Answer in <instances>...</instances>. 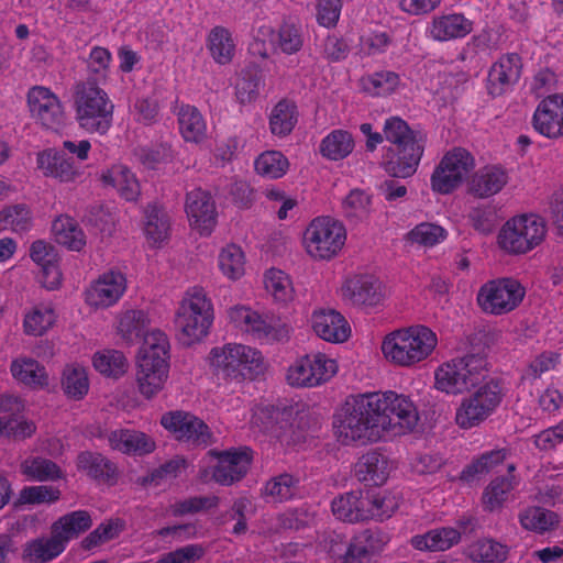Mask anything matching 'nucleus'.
Wrapping results in <instances>:
<instances>
[{"instance_id":"1","label":"nucleus","mask_w":563,"mask_h":563,"mask_svg":"<svg viewBox=\"0 0 563 563\" xmlns=\"http://www.w3.org/2000/svg\"><path fill=\"white\" fill-rule=\"evenodd\" d=\"M419 421L415 404L394 391L349 398L338 415V429L346 441L377 440L385 433L406 434Z\"/></svg>"},{"instance_id":"2","label":"nucleus","mask_w":563,"mask_h":563,"mask_svg":"<svg viewBox=\"0 0 563 563\" xmlns=\"http://www.w3.org/2000/svg\"><path fill=\"white\" fill-rule=\"evenodd\" d=\"M384 137L394 144L393 157L384 162L385 172L394 178L412 176L423 154V140L398 117L386 120Z\"/></svg>"},{"instance_id":"3","label":"nucleus","mask_w":563,"mask_h":563,"mask_svg":"<svg viewBox=\"0 0 563 563\" xmlns=\"http://www.w3.org/2000/svg\"><path fill=\"white\" fill-rule=\"evenodd\" d=\"M76 119L88 133L106 134L112 125L114 106L107 92L90 79L75 85Z\"/></svg>"},{"instance_id":"4","label":"nucleus","mask_w":563,"mask_h":563,"mask_svg":"<svg viewBox=\"0 0 563 563\" xmlns=\"http://www.w3.org/2000/svg\"><path fill=\"white\" fill-rule=\"evenodd\" d=\"M438 343L435 333L424 325L394 331L383 342L387 358L401 366H411L428 358Z\"/></svg>"},{"instance_id":"5","label":"nucleus","mask_w":563,"mask_h":563,"mask_svg":"<svg viewBox=\"0 0 563 563\" xmlns=\"http://www.w3.org/2000/svg\"><path fill=\"white\" fill-rule=\"evenodd\" d=\"M213 320L212 305L202 288L194 287L183 299L175 318L179 341L191 345L203 339Z\"/></svg>"},{"instance_id":"6","label":"nucleus","mask_w":563,"mask_h":563,"mask_svg":"<svg viewBox=\"0 0 563 563\" xmlns=\"http://www.w3.org/2000/svg\"><path fill=\"white\" fill-rule=\"evenodd\" d=\"M484 354L468 353L440 366L435 372V387L448 394H461L477 386L487 376Z\"/></svg>"},{"instance_id":"7","label":"nucleus","mask_w":563,"mask_h":563,"mask_svg":"<svg viewBox=\"0 0 563 563\" xmlns=\"http://www.w3.org/2000/svg\"><path fill=\"white\" fill-rule=\"evenodd\" d=\"M210 364L217 375L235 380L254 379L264 371L262 354L243 344L213 347L210 352Z\"/></svg>"},{"instance_id":"8","label":"nucleus","mask_w":563,"mask_h":563,"mask_svg":"<svg viewBox=\"0 0 563 563\" xmlns=\"http://www.w3.org/2000/svg\"><path fill=\"white\" fill-rule=\"evenodd\" d=\"M544 220L536 214H522L508 220L498 234L499 246L509 254H525L545 238Z\"/></svg>"},{"instance_id":"9","label":"nucleus","mask_w":563,"mask_h":563,"mask_svg":"<svg viewBox=\"0 0 563 563\" xmlns=\"http://www.w3.org/2000/svg\"><path fill=\"white\" fill-rule=\"evenodd\" d=\"M303 239L307 252L312 257L330 260L344 245L346 232L341 222L330 217H320L311 221Z\"/></svg>"},{"instance_id":"10","label":"nucleus","mask_w":563,"mask_h":563,"mask_svg":"<svg viewBox=\"0 0 563 563\" xmlns=\"http://www.w3.org/2000/svg\"><path fill=\"white\" fill-rule=\"evenodd\" d=\"M503 389L498 380L492 379L465 398L456 410L455 421L463 429H471L485 421L499 406Z\"/></svg>"},{"instance_id":"11","label":"nucleus","mask_w":563,"mask_h":563,"mask_svg":"<svg viewBox=\"0 0 563 563\" xmlns=\"http://www.w3.org/2000/svg\"><path fill=\"white\" fill-rule=\"evenodd\" d=\"M525 289L512 278L492 280L477 294L478 306L487 313L504 314L514 310L523 299Z\"/></svg>"},{"instance_id":"12","label":"nucleus","mask_w":563,"mask_h":563,"mask_svg":"<svg viewBox=\"0 0 563 563\" xmlns=\"http://www.w3.org/2000/svg\"><path fill=\"white\" fill-rule=\"evenodd\" d=\"M474 167V158L466 150L455 147L448 152L431 176V187L440 194H450Z\"/></svg>"},{"instance_id":"13","label":"nucleus","mask_w":563,"mask_h":563,"mask_svg":"<svg viewBox=\"0 0 563 563\" xmlns=\"http://www.w3.org/2000/svg\"><path fill=\"white\" fill-rule=\"evenodd\" d=\"M338 371L334 360L322 353L299 358L288 368L287 380L296 387H313L328 382Z\"/></svg>"},{"instance_id":"14","label":"nucleus","mask_w":563,"mask_h":563,"mask_svg":"<svg viewBox=\"0 0 563 563\" xmlns=\"http://www.w3.org/2000/svg\"><path fill=\"white\" fill-rule=\"evenodd\" d=\"M162 426L181 442L194 446H207L211 443L209 427L195 415L187 411H169L162 416Z\"/></svg>"},{"instance_id":"15","label":"nucleus","mask_w":563,"mask_h":563,"mask_svg":"<svg viewBox=\"0 0 563 563\" xmlns=\"http://www.w3.org/2000/svg\"><path fill=\"white\" fill-rule=\"evenodd\" d=\"M27 106L32 118L44 128L58 130L64 124V111L59 99L46 87L34 86L27 92Z\"/></svg>"},{"instance_id":"16","label":"nucleus","mask_w":563,"mask_h":563,"mask_svg":"<svg viewBox=\"0 0 563 563\" xmlns=\"http://www.w3.org/2000/svg\"><path fill=\"white\" fill-rule=\"evenodd\" d=\"M185 210L190 224L201 234H209L217 222L216 205L208 191L196 188L187 194Z\"/></svg>"},{"instance_id":"17","label":"nucleus","mask_w":563,"mask_h":563,"mask_svg":"<svg viewBox=\"0 0 563 563\" xmlns=\"http://www.w3.org/2000/svg\"><path fill=\"white\" fill-rule=\"evenodd\" d=\"M533 126L550 139L563 135V95H552L541 101L533 115Z\"/></svg>"},{"instance_id":"18","label":"nucleus","mask_w":563,"mask_h":563,"mask_svg":"<svg viewBox=\"0 0 563 563\" xmlns=\"http://www.w3.org/2000/svg\"><path fill=\"white\" fill-rule=\"evenodd\" d=\"M30 256L41 266L38 277L41 284L49 290L56 289L62 280V273L58 266L59 256L56 249L43 240H37L31 245Z\"/></svg>"},{"instance_id":"19","label":"nucleus","mask_w":563,"mask_h":563,"mask_svg":"<svg viewBox=\"0 0 563 563\" xmlns=\"http://www.w3.org/2000/svg\"><path fill=\"white\" fill-rule=\"evenodd\" d=\"M77 468L97 484L113 486L119 479L117 465L99 452L84 451L77 456Z\"/></svg>"},{"instance_id":"20","label":"nucleus","mask_w":563,"mask_h":563,"mask_svg":"<svg viewBox=\"0 0 563 563\" xmlns=\"http://www.w3.org/2000/svg\"><path fill=\"white\" fill-rule=\"evenodd\" d=\"M135 376L140 393L152 398L164 387L168 376V363L161 357L155 361L140 356Z\"/></svg>"},{"instance_id":"21","label":"nucleus","mask_w":563,"mask_h":563,"mask_svg":"<svg viewBox=\"0 0 563 563\" xmlns=\"http://www.w3.org/2000/svg\"><path fill=\"white\" fill-rule=\"evenodd\" d=\"M521 58L516 53L501 56L488 73V92L494 96H500L509 87L515 85L521 74Z\"/></svg>"},{"instance_id":"22","label":"nucleus","mask_w":563,"mask_h":563,"mask_svg":"<svg viewBox=\"0 0 563 563\" xmlns=\"http://www.w3.org/2000/svg\"><path fill=\"white\" fill-rule=\"evenodd\" d=\"M126 287L125 277L120 272H109L87 290L86 301L95 307H109L117 302Z\"/></svg>"},{"instance_id":"23","label":"nucleus","mask_w":563,"mask_h":563,"mask_svg":"<svg viewBox=\"0 0 563 563\" xmlns=\"http://www.w3.org/2000/svg\"><path fill=\"white\" fill-rule=\"evenodd\" d=\"M342 294L354 306H377L384 298L382 283L373 276H356L346 280Z\"/></svg>"},{"instance_id":"24","label":"nucleus","mask_w":563,"mask_h":563,"mask_svg":"<svg viewBox=\"0 0 563 563\" xmlns=\"http://www.w3.org/2000/svg\"><path fill=\"white\" fill-rule=\"evenodd\" d=\"M37 167L45 176L56 178L63 183L74 181L81 175L73 158L56 150L40 153L37 155Z\"/></svg>"},{"instance_id":"25","label":"nucleus","mask_w":563,"mask_h":563,"mask_svg":"<svg viewBox=\"0 0 563 563\" xmlns=\"http://www.w3.org/2000/svg\"><path fill=\"white\" fill-rule=\"evenodd\" d=\"M251 464L249 451L222 452L213 471V479L221 485H231L245 476Z\"/></svg>"},{"instance_id":"26","label":"nucleus","mask_w":563,"mask_h":563,"mask_svg":"<svg viewBox=\"0 0 563 563\" xmlns=\"http://www.w3.org/2000/svg\"><path fill=\"white\" fill-rule=\"evenodd\" d=\"M316 334L328 342L339 343L349 339L351 329L344 317L334 310L314 312L311 318Z\"/></svg>"},{"instance_id":"27","label":"nucleus","mask_w":563,"mask_h":563,"mask_svg":"<svg viewBox=\"0 0 563 563\" xmlns=\"http://www.w3.org/2000/svg\"><path fill=\"white\" fill-rule=\"evenodd\" d=\"M369 500L366 498V494L361 490L350 492L341 495L332 500L331 507L333 515L346 522H360L368 520L371 515L367 507Z\"/></svg>"},{"instance_id":"28","label":"nucleus","mask_w":563,"mask_h":563,"mask_svg":"<svg viewBox=\"0 0 563 563\" xmlns=\"http://www.w3.org/2000/svg\"><path fill=\"white\" fill-rule=\"evenodd\" d=\"M104 437L112 450L126 454L143 455L155 449V442L147 434L136 430L119 429L106 433Z\"/></svg>"},{"instance_id":"29","label":"nucleus","mask_w":563,"mask_h":563,"mask_svg":"<svg viewBox=\"0 0 563 563\" xmlns=\"http://www.w3.org/2000/svg\"><path fill=\"white\" fill-rule=\"evenodd\" d=\"M507 181L508 175L504 168L485 166L472 176L468 190L476 198H488L498 194Z\"/></svg>"},{"instance_id":"30","label":"nucleus","mask_w":563,"mask_h":563,"mask_svg":"<svg viewBox=\"0 0 563 563\" xmlns=\"http://www.w3.org/2000/svg\"><path fill=\"white\" fill-rule=\"evenodd\" d=\"M388 475V461L382 453L376 451L362 455L355 464L356 478L367 486L383 485Z\"/></svg>"},{"instance_id":"31","label":"nucleus","mask_w":563,"mask_h":563,"mask_svg":"<svg viewBox=\"0 0 563 563\" xmlns=\"http://www.w3.org/2000/svg\"><path fill=\"white\" fill-rule=\"evenodd\" d=\"M66 544L56 537L51 528V537L36 538L25 543L23 560L29 563H46L64 552Z\"/></svg>"},{"instance_id":"32","label":"nucleus","mask_w":563,"mask_h":563,"mask_svg":"<svg viewBox=\"0 0 563 563\" xmlns=\"http://www.w3.org/2000/svg\"><path fill=\"white\" fill-rule=\"evenodd\" d=\"M92 526V519L88 511L76 510L62 516L52 525L53 532L65 544L73 539L78 538Z\"/></svg>"},{"instance_id":"33","label":"nucleus","mask_w":563,"mask_h":563,"mask_svg":"<svg viewBox=\"0 0 563 563\" xmlns=\"http://www.w3.org/2000/svg\"><path fill=\"white\" fill-rule=\"evenodd\" d=\"M473 30V22L463 14H449L435 18L432 22L431 35L438 41L464 37Z\"/></svg>"},{"instance_id":"34","label":"nucleus","mask_w":563,"mask_h":563,"mask_svg":"<svg viewBox=\"0 0 563 563\" xmlns=\"http://www.w3.org/2000/svg\"><path fill=\"white\" fill-rule=\"evenodd\" d=\"M106 185H110L128 201H133L140 195V185L134 175L123 165H114L101 176Z\"/></svg>"},{"instance_id":"35","label":"nucleus","mask_w":563,"mask_h":563,"mask_svg":"<svg viewBox=\"0 0 563 563\" xmlns=\"http://www.w3.org/2000/svg\"><path fill=\"white\" fill-rule=\"evenodd\" d=\"M298 121L295 102L283 99L272 110L269 115V130L279 137L291 133Z\"/></svg>"},{"instance_id":"36","label":"nucleus","mask_w":563,"mask_h":563,"mask_svg":"<svg viewBox=\"0 0 563 563\" xmlns=\"http://www.w3.org/2000/svg\"><path fill=\"white\" fill-rule=\"evenodd\" d=\"M461 540V532L455 528L431 530L424 536H416L412 544L419 550L445 551Z\"/></svg>"},{"instance_id":"37","label":"nucleus","mask_w":563,"mask_h":563,"mask_svg":"<svg viewBox=\"0 0 563 563\" xmlns=\"http://www.w3.org/2000/svg\"><path fill=\"white\" fill-rule=\"evenodd\" d=\"M262 85V69L255 64H249L242 69L235 85V95L240 103L245 104L256 100Z\"/></svg>"},{"instance_id":"38","label":"nucleus","mask_w":563,"mask_h":563,"mask_svg":"<svg viewBox=\"0 0 563 563\" xmlns=\"http://www.w3.org/2000/svg\"><path fill=\"white\" fill-rule=\"evenodd\" d=\"M52 231L58 244L70 250L79 251L85 245V234L77 222L68 216L58 217L52 225Z\"/></svg>"},{"instance_id":"39","label":"nucleus","mask_w":563,"mask_h":563,"mask_svg":"<svg viewBox=\"0 0 563 563\" xmlns=\"http://www.w3.org/2000/svg\"><path fill=\"white\" fill-rule=\"evenodd\" d=\"M371 208L372 197L362 189H352L342 201L344 217L354 224L365 221Z\"/></svg>"},{"instance_id":"40","label":"nucleus","mask_w":563,"mask_h":563,"mask_svg":"<svg viewBox=\"0 0 563 563\" xmlns=\"http://www.w3.org/2000/svg\"><path fill=\"white\" fill-rule=\"evenodd\" d=\"M300 478L296 475L284 473L271 478L264 487L263 494L274 501H286L299 493Z\"/></svg>"},{"instance_id":"41","label":"nucleus","mask_w":563,"mask_h":563,"mask_svg":"<svg viewBox=\"0 0 563 563\" xmlns=\"http://www.w3.org/2000/svg\"><path fill=\"white\" fill-rule=\"evenodd\" d=\"M12 375L30 387H44L48 384L45 368L35 360L24 358L11 364Z\"/></svg>"},{"instance_id":"42","label":"nucleus","mask_w":563,"mask_h":563,"mask_svg":"<svg viewBox=\"0 0 563 563\" xmlns=\"http://www.w3.org/2000/svg\"><path fill=\"white\" fill-rule=\"evenodd\" d=\"M354 148V140L347 131L334 130L327 135L320 145L321 154L332 161L345 158Z\"/></svg>"},{"instance_id":"43","label":"nucleus","mask_w":563,"mask_h":563,"mask_svg":"<svg viewBox=\"0 0 563 563\" xmlns=\"http://www.w3.org/2000/svg\"><path fill=\"white\" fill-rule=\"evenodd\" d=\"M20 470L26 477L38 482L55 481L63 475L55 462L41 456L27 457L21 463Z\"/></svg>"},{"instance_id":"44","label":"nucleus","mask_w":563,"mask_h":563,"mask_svg":"<svg viewBox=\"0 0 563 563\" xmlns=\"http://www.w3.org/2000/svg\"><path fill=\"white\" fill-rule=\"evenodd\" d=\"M178 123L186 141L199 142L206 135V122L195 107L183 106L178 113Z\"/></svg>"},{"instance_id":"45","label":"nucleus","mask_w":563,"mask_h":563,"mask_svg":"<svg viewBox=\"0 0 563 563\" xmlns=\"http://www.w3.org/2000/svg\"><path fill=\"white\" fill-rule=\"evenodd\" d=\"M466 555L474 562H503L507 559L508 548L493 539H482L467 548Z\"/></svg>"},{"instance_id":"46","label":"nucleus","mask_w":563,"mask_h":563,"mask_svg":"<svg viewBox=\"0 0 563 563\" xmlns=\"http://www.w3.org/2000/svg\"><path fill=\"white\" fill-rule=\"evenodd\" d=\"M208 41L209 51L217 63L225 65L232 60L235 45L231 33L225 27H213L209 34Z\"/></svg>"},{"instance_id":"47","label":"nucleus","mask_w":563,"mask_h":563,"mask_svg":"<svg viewBox=\"0 0 563 563\" xmlns=\"http://www.w3.org/2000/svg\"><path fill=\"white\" fill-rule=\"evenodd\" d=\"M93 366L102 375L118 378L126 372L129 363L121 351L104 350L96 353L93 356Z\"/></svg>"},{"instance_id":"48","label":"nucleus","mask_w":563,"mask_h":563,"mask_svg":"<svg viewBox=\"0 0 563 563\" xmlns=\"http://www.w3.org/2000/svg\"><path fill=\"white\" fill-rule=\"evenodd\" d=\"M521 526L534 532L543 533L559 523L558 515L542 507H531L520 515Z\"/></svg>"},{"instance_id":"49","label":"nucleus","mask_w":563,"mask_h":563,"mask_svg":"<svg viewBox=\"0 0 563 563\" xmlns=\"http://www.w3.org/2000/svg\"><path fill=\"white\" fill-rule=\"evenodd\" d=\"M32 225V216L24 203L8 206L0 211V228L16 233L26 232Z\"/></svg>"},{"instance_id":"50","label":"nucleus","mask_w":563,"mask_h":563,"mask_svg":"<svg viewBox=\"0 0 563 563\" xmlns=\"http://www.w3.org/2000/svg\"><path fill=\"white\" fill-rule=\"evenodd\" d=\"M146 238L154 244L164 241L169 231V219L163 208L155 205L148 206L145 210Z\"/></svg>"},{"instance_id":"51","label":"nucleus","mask_w":563,"mask_h":563,"mask_svg":"<svg viewBox=\"0 0 563 563\" xmlns=\"http://www.w3.org/2000/svg\"><path fill=\"white\" fill-rule=\"evenodd\" d=\"M254 165L257 174L269 179H277L286 174L289 162L279 151H266L256 158Z\"/></svg>"},{"instance_id":"52","label":"nucleus","mask_w":563,"mask_h":563,"mask_svg":"<svg viewBox=\"0 0 563 563\" xmlns=\"http://www.w3.org/2000/svg\"><path fill=\"white\" fill-rule=\"evenodd\" d=\"M62 388L74 399H81L88 393V376L84 367L67 366L63 372Z\"/></svg>"},{"instance_id":"53","label":"nucleus","mask_w":563,"mask_h":563,"mask_svg":"<svg viewBox=\"0 0 563 563\" xmlns=\"http://www.w3.org/2000/svg\"><path fill=\"white\" fill-rule=\"evenodd\" d=\"M399 82L398 74L390 70L376 71L362 78L364 90L375 96H386L394 92Z\"/></svg>"},{"instance_id":"54","label":"nucleus","mask_w":563,"mask_h":563,"mask_svg":"<svg viewBox=\"0 0 563 563\" xmlns=\"http://www.w3.org/2000/svg\"><path fill=\"white\" fill-rule=\"evenodd\" d=\"M147 324V317L142 310H128L120 320L118 330L122 338L128 342H132L134 338L144 335Z\"/></svg>"},{"instance_id":"55","label":"nucleus","mask_w":563,"mask_h":563,"mask_svg":"<svg viewBox=\"0 0 563 563\" xmlns=\"http://www.w3.org/2000/svg\"><path fill=\"white\" fill-rule=\"evenodd\" d=\"M219 265L224 275L238 279L244 274V254L240 246L228 245L219 256Z\"/></svg>"},{"instance_id":"56","label":"nucleus","mask_w":563,"mask_h":563,"mask_svg":"<svg viewBox=\"0 0 563 563\" xmlns=\"http://www.w3.org/2000/svg\"><path fill=\"white\" fill-rule=\"evenodd\" d=\"M514 476H501L490 482L486 487L483 500L489 510L499 508L506 500L508 493L514 488Z\"/></svg>"},{"instance_id":"57","label":"nucleus","mask_w":563,"mask_h":563,"mask_svg":"<svg viewBox=\"0 0 563 563\" xmlns=\"http://www.w3.org/2000/svg\"><path fill=\"white\" fill-rule=\"evenodd\" d=\"M55 322L54 310L49 307H36L24 318V330L31 335H42Z\"/></svg>"},{"instance_id":"58","label":"nucleus","mask_w":563,"mask_h":563,"mask_svg":"<svg viewBox=\"0 0 563 563\" xmlns=\"http://www.w3.org/2000/svg\"><path fill=\"white\" fill-rule=\"evenodd\" d=\"M169 342L165 333L154 330L144 334V343L140 353L141 357L155 360L161 357L164 361L168 358Z\"/></svg>"},{"instance_id":"59","label":"nucleus","mask_w":563,"mask_h":563,"mask_svg":"<svg viewBox=\"0 0 563 563\" xmlns=\"http://www.w3.org/2000/svg\"><path fill=\"white\" fill-rule=\"evenodd\" d=\"M111 62L110 52L100 46H96L91 49L87 67L90 74L91 81H96L99 85L100 81L106 80L109 71V65Z\"/></svg>"},{"instance_id":"60","label":"nucleus","mask_w":563,"mask_h":563,"mask_svg":"<svg viewBox=\"0 0 563 563\" xmlns=\"http://www.w3.org/2000/svg\"><path fill=\"white\" fill-rule=\"evenodd\" d=\"M314 515L307 507L289 509L277 518L279 528L284 530H300L310 526Z\"/></svg>"},{"instance_id":"61","label":"nucleus","mask_w":563,"mask_h":563,"mask_svg":"<svg viewBox=\"0 0 563 563\" xmlns=\"http://www.w3.org/2000/svg\"><path fill=\"white\" fill-rule=\"evenodd\" d=\"M186 467V460L179 456H175L159 467L153 470L148 475L139 479L140 484L146 485H158L161 481L166 478H173L178 475L180 470Z\"/></svg>"},{"instance_id":"62","label":"nucleus","mask_w":563,"mask_h":563,"mask_svg":"<svg viewBox=\"0 0 563 563\" xmlns=\"http://www.w3.org/2000/svg\"><path fill=\"white\" fill-rule=\"evenodd\" d=\"M122 526L117 521H108L106 523H101L93 531H91L84 540L81 541V547L84 550H91L100 544H103L115 537L119 536Z\"/></svg>"},{"instance_id":"63","label":"nucleus","mask_w":563,"mask_h":563,"mask_svg":"<svg viewBox=\"0 0 563 563\" xmlns=\"http://www.w3.org/2000/svg\"><path fill=\"white\" fill-rule=\"evenodd\" d=\"M265 288L275 299L286 301L291 295V284L288 276L279 269H271L265 276Z\"/></svg>"},{"instance_id":"64","label":"nucleus","mask_w":563,"mask_h":563,"mask_svg":"<svg viewBox=\"0 0 563 563\" xmlns=\"http://www.w3.org/2000/svg\"><path fill=\"white\" fill-rule=\"evenodd\" d=\"M205 555V548L200 544H188L163 554L157 563H191Z\"/></svg>"}]
</instances>
